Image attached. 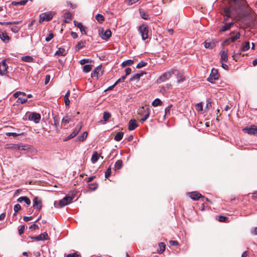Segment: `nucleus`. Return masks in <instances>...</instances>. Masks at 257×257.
<instances>
[{"instance_id": "nucleus-48", "label": "nucleus", "mask_w": 257, "mask_h": 257, "mask_svg": "<svg viewBox=\"0 0 257 257\" xmlns=\"http://www.w3.org/2000/svg\"><path fill=\"white\" fill-rule=\"evenodd\" d=\"M23 135V133H21V134L16 133H6V135L9 137L13 136V137H16Z\"/></svg>"}, {"instance_id": "nucleus-33", "label": "nucleus", "mask_w": 257, "mask_h": 257, "mask_svg": "<svg viewBox=\"0 0 257 257\" xmlns=\"http://www.w3.org/2000/svg\"><path fill=\"white\" fill-rule=\"evenodd\" d=\"M134 63V61L133 60H127L126 61H123L122 64L121 66L123 67L127 66H131Z\"/></svg>"}, {"instance_id": "nucleus-10", "label": "nucleus", "mask_w": 257, "mask_h": 257, "mask_svg": "<svg viewBox=\"0 0 257 257\" xmlns=\"http://www.w3.org/2000/svg\"><path fill=\"white\" fill-rule=\"evenodd\" d=\"M243 131L249 135H252L257 136V126L252 125L250 127H246Z\"/></svg>"}, {"instance_id": "nucleus-39", "label": "nucleus", "mask_w": 257, "mask_h": 257, "mask_svg": "<svg viewBox=\"0 0 257 257\" xmlns=\"http://www.w3.org/2000/svg\"><path fill=\"white\" fill-rule=\"evenodd\" d=\"M111 113L107 111L103 112V118L104 121H107L109 118L111 117Z\"/></svg>"}, {"instance_id": "nucleus-26", "label": "nucleus", "mask_w": 257, "mask_h": 257, "mask_svg": "<svg viewBox=\"0 0 257 257\" xmlns=\"http://www.w3.org/2000/svg\"><path fill=\"white\" fill-rule=\"evenodd\" d=\"M72 121V117L71 116L66 115L64 117L61 121V125L65 126Z\"/></svg>"}, {"instance_id": "nucleus-13", "label": "nucleus", "mask_w": 257, "mask_h": 257, "mask_svg": "<svg viewBox=\"0 0 257 257\" xmlns=\"http://www.w3.org/2000/svg\"><path fill=\"white\" fill-rule=\"evenodd\" d=\"M31 239L36 241L48 240L49 239L47 232H44L35 236H31Z\"/></svg>"}, {"instance_id": "nucleus-49", "label": "nucleus", "mask_w": 257, "mask_h": 257, "mask_svg": "<svg viewBox=\"0 0 257 257\" xmlns=\"http://www.w3.org/2000/svg\"><path fill=\"white\" fill-rule=\"evenodd\" d=\"M228 220V218L224 216H219L218 221L221 222H226Z\"/></svg>"}, {"instance_id": "nucleus-7", "label": "nucleus", "mask_w": 257, "mask_h": 257, "mask_svg": "<svg viewBox=\"0 0 257 257\" xmlns=\"http://www.w3.org/2000/svg\"><path fill=\"white\" fill-rule=\"evenodd\" d=\"M240 37V32H237L234 36H231L229 37L228 38L225 39L223 41V44L224 45H229V44L231 42H234L238 39H239Z\"/></svg>"}, {"instance_id": "nucleus-15", "label": "nucleus", "mask_w": 257, "mask_h": 257, "mask_svg": "<svg viewBox=\"0 0 257 257\" xmlns=\"http://www.w3.org/2000/svg\"><path fill=\"white\" fill-rule=\"evenodd\" d=\"M150 113V110L149 108H145L144 107H142L140 110L139 114L141 115H142L144 118L147 119L149 117Z\"/></svg>"}, {"instance_id": "nucleus-55", "label": "nucleus", "mask_w": 257, "mask_h": 257, "mask_svg": "<svg viewBox=\"0 0 257 257\" xmlns=\"http://www.w3.org/2000/svg\"><path fill=\"white\" fill-rule=\"evenodd\" d=\"M139 0H125V2L128 5H132L138 2Z\"/></svg>"}, {"instance_id": "nucleus-63", "label": "nucleus", "mask_w": 257, "mask_h": 257, "mask_svg": "<svg viewBox=\"0 0 257 257\" xmlns=\"http://www.w3.org/2000/svg\"><path fill=\"white\" fill-rule=\"evenodd\" d=\"M29 228L30 229H39V226H38V225H37L36 224L34 223V224L31 225L29 227Z\"/></svg>"}, {"instance_id": "nucleus-32", "label": "nucleus", "mask_w": 257, "mask_h": 257, "mask_svg": "<svg viewBox=\"0 0 257 257\" xmlns=\"http://www.w3.org/2000/svg\"><path fill=\"white\" fill-rule=\"evenodd\" d=\"M123 133L122 132H118L114 137V140L116 141H120L123 138Z\"/></svg>"}, {"instance_id": "nucleus-56", "label": "nucleus", "mask_w": 257, "mask_h": 257, "mask_svg": "<svg viewBox=\"0 0 257 257\" xmlns=\"http://www.w3.org/2000/svg\"><path fill=\"white\" fill-rule=\"evenodd\" d=\"M20 27L16 26H13L11 28V31L15 33H17L20 30Z\"/></svg>"}, {"instance_id": "nucleus-14", "label": "nucleus", "mask_w": 257, "mask_h": 257, "mask_svg": "<svg viewBox=\"0 0 257 257\" xmlns=\"http://www.w3.org/2000/svg\"><path fill=\"white\" fill-rule=\"evenodd\" d=\"M220 61L221 63L222 62L227 63L228 61V50H222L220 52Z\"/></svg>"}, {"instance_id": "nucleus-24", "label": "nucleus", "mask_w": 257, "mask_h": 257, "mask_svg": "<svg viewBox=\"0 0 257 257\" xmlns=\"http://www.w3.org/2000/svg\"><path fill=\"white\" fill-rule=\"evenodd\" d=\"M233 24H234V23L232 22L225 24V25H223L221 28V29H220V32H225L227 30H228Z\"/></svg>"}, {"instance_id": "nucleus-41", "label": "nucleus", "mask_w": 257, "mask_h": 257, "mask_svg": "<svg viewBox=\"0 0 257 257\" xmlns=\"http://www.w3.org/2000/svg\"><path fill=\"white\" fill-rule=\"evenodd\" d=\"M177 78H178V80H177L178 83H180V82H183L185 80V77L183 76V75L181 73H178V74L177 75Z\"/></svg>"}, {"instance_id": "nucleus-17", "label": "nucleus", "mask_w": 257, "mask_h": 257, "mask_svg": "<svg viewBox=\"0 0 257 257\" xmlns=\"http://www.w3.org/2000/svg\"><path fill=\"white\" fill-rule=\"evenodd\" d=\"M64 18L63 22L65 23H69L71 21L72 18V15L69 11H67L63 15Z\"/></svg>"}, {"instance_id": "nucleus-35", "label": "nucleus", "mask_w": 257, "mask_h": 257, "mask_svg": "<svg viewBox=\"0 0 257 257\" xmlns=\"http://www.w3.org/2000/svg\"><path fill=\"white\" fill-rule=\"evenodd\" d=\"M92 65L88 64L85 65L83 67V71L84 73H88L92 69Z\"/></svg>"}, {"instance_id": "nucleus-1", "label": "nucleus", "mask_w": 257, "mask_h": 257, "mask_svg": "<svg viewBox=\"0 0 257 257\" xmlns=\"http://www.w3.org/2000/svg\"><path fill=\"white\" fill-rule=\"evenodd\" d=\"M233 6L230 7H225L223 10V13L227 18L224 19L226 21L229 17H233L240 15L245 8V1L244 0H233Z\"/></svg>"}, {"instance_id": "nucleus-47", "label": "nucleus", "mask_w": 257, "mask_h": 257, "mask_svg": "<svg viewBox=\"0 0 257 257\" xmlns=\"http://www.w3.org/2000/svg\"><path fill=\"white\" fill-rule=\"evenodd\" d=\"M147 65V62H145L144 61H141L137 64L136 68L139 69V68H141L146 66Z\"/></svg>"}, {"instance_id": "nucleus-19", "label": "nucleus", "mask_w": 257, "mask_h": 257, "mask_svg": "<svg viewBox=\"0 0 257 257\" xmlns=\"http://www.w3.org/2000/svg\"><path fill=\"white\" fill-rule=\"evenodd\" d=\"M138 126L137 121L134 119H132L129 121L128 127L129 131H133L135 130Z\"/></svg>"}, {"instance_id": "nucleus-62", "label": "nucleus", "mask_w": 257, "mask_h": 257, "mask_svg": "<svg viewBox=\"0 0 257 257\" xmlns=\"http://www.w3.org/2000/svg\"><path fill=\"white\" fill-rule=\"evenodd\" d=\"M169 243L171 245H173V246H177L178 245V241H176V240H170L169 241Z\"/></svg>"}, {"instance_id": "nucleus-40", "label": "nucleus", "mask_w": 257, "mask_h": 257, "mask_svg": "<svg viewBox=\"0 0 257 257\" xmlns=\"http://www.w3.org/2000/svg\"><path fill=\"white\" fill-rule=\"evenodd\" d=\"M140 14L141 17L144 20H148L149 18V15L146 13L144 11L140 10Z\"/></svg>"}, {"instance_id": "nucleus-43", "label": "nucleus", "mask_w": 257, "mask_h": 257, "mask_svg": "<svg viewBox=\"0 0 257 257\" xmlns=\"http://www.w3.org/2000/svg\"><path fill=\"white\" fill-rule=\"evenodd\" d=\"M162 103L161 100L159 98L155 99L152 102V105L153 106H158L161 105Z\"/></svg>"}, {"instance_id": "nucleus-34", "label": "nucleus", "mask_w": 257, "mask_h": 257, "mask_svg": "<svg viewBox=\"0 0 257 257\" xmlns=\"http://www.w3.org/2000/svg\"><path fill=\"white\" fill-rule=\"evenodd\" d=\"M87 135H88V134L86 132H84L82 135L78 137V138H77L78 141H79V142L83 141L84 140H85L86 139V138L87 137Z\"/></svg>"}, {"instance_id": "nucleus-8", "label": "nucleus", "mask_w": 257, "mask_h": 257, "mask_svg": "<svg viewBox=\"0 0 257 257\" xmlns=\"http://www.w3.org/2000/svg\"><path fill=\"white\" fill-rule=\"evenodd\" d=\"M33 207L38 211H40L42 207V201L38 197H35L33 199Z\"/></svg>"}, {"instance_id": "nucleus-37", "label": "nucleus", "mask_w": 257, "mask_h": 257, "mask_svg": "<svg viewBox=\"0 0 257 257\" xmlns=\"http://www.w3.org/2000/svg\"><path fill=\"white\" fill-rule=\"evenodd\" d=\"M122 166V162L121 160H117L114 165V167L115 170H119L120 169Z\"/></svg>"}, {"instance_id": "nucleus-3", "label": "nucleus", "mask_w": 257, "mask_h": 257, "mask_svg": "<svg viewBox=\"0 0 257 257\" xmlns=\"http://www.w3.org/2000/svg\"><path fill=\"white\" fill-rule=\"evenodd\" d=\"M27 146L22 144H7L5 146V149L12 150V151H22L26 150Z\"/></svg>"}, {"instance_id": "nucleus-30", "label": "nucleus", "mask_w": 257, "mask_h": 257, "mask_svg": "<svg viewBox=\"0 0 257 257\" xmlns=\"http://www.w3.org/2000/svg\"><path fill=\"white\" fill-rule=\"evenodd\" d=\"M66 54V50L64 48H60L55 53V55L65 56Z\"/></svg>"}, {"instance_id": "nucleus-29", "label": "nucleus", "mask_w": 257, "mask_h": 257, "mask_svg": "<svg viewBox=\"0 0 257 257\" xmlns=\"http://www.w3.org/2000/svg\"><path fill=\"white\" fill-rule=\"evenodd\" d=\"M98 158H99V156H98V153L96 152H94L93 153V155L91 157V162L93 164L95 163L98 161Z\"/></svg>"}, {"instance_id": "nucleus-25", "label": "nucleus", "mask_w": 257, "mask_h": 257, "mask_svg": "<svg viewBox=\"0 0 257 257\" xmlns=\"http://www.w3.org/2000/svg\"><path fill=\"white\" fill-rule=\"evenodd\" d=\"M144 74H146V73L143 71L140 73L135 74L131 76L130 80L132 81L133 80H139L140 77L142 76Z\"/></svg>"}, {"instance_id": "nucleus-11", "label": "nucleus", "mask_w": 257, "mask_h": 257, "mask_svg": "<svg viewBox=\"0 0 257 257\" xmlns=\"http://www.w3.org/2000/svg\"><path fill=\"white\" fill-rule=\"evenodd\" d=\"M73 197L71 196H65L62 199L59 201V204L60 207H64L70 204Z\"/></svg>"}, {"instance_id": "nucleus-22", "label": "nucleus", "mask_w": 257, "mask_h": 257, "mask_svg": "<svg viewBox=\"0 0 257 257\" xmlns=\"http://www.w3.org/2000/svg\"><path fill=\"white\" fill-rule=\"evenodd\" d=\"M17 201L20 203H21L23 201L25 202L28 205H30L31 203L30 199L27 196L20 197L18 199Z\"/></svg>"}, {"instance_id": "nucleus-28", "label": "nucleus", "mask_w": 257, "mask_h": 257, "mask_svg": "<svg viewBox=\"0 0 257 257\" xmlns=\"http://www.w3.org/2000/svg\"><path fill=\"white\" fill-rule=\"evenodd\" d=\"M250 48V43L249 42H245L242 44V47L241 48V50L242 51H247Z\"/></svg>"}, {"instance_id": "nucleus-20", "label": "nucleus", "mask_w": 257, "mask_h": 257, "mask_svg": "<svg viewBox=\"0 0 257 257\" xmlns=\"http://www.w3.org/2000/svg\"><path fill=\"white\" fill-rule=\"evenodd\" d=\"M1 39L5 43H7L10 40V37L5 32H2L0 34Z\"/></svg>"}, {"instance_id": "nucleus-60", "label": "nucleus", "mask_w": 257, "mask_h": 257, "mask_svg": "<svg viewBox=\"0 0 257 257\" xmlns=\"http://www.w3.org/2000/svg\"><path fill=\"white\" fill-rule=\"evenodd\" d=\"M74 24L76 27H78L79 29L82 26H83L82 23L78 22L76 21H74Z\"/></svg>"}, {"instance_id": "nucleus-5", "label": "nucleus", "mask_w": 257, "mask_h": 257, "mask_svg": "<svg viewBox=\"0 0 257 257\" xmlns=\"http://www.w3.org/2000/svg\"><path fill=\"white\" fill-rule=\"evenodd\" d=\"M139 31L141 34L143 40H145L148 38V27L147 25H143L140 26Z\"/></svg>"}, {"instance_id": "nucleus-27", "label": "nucleus", "mask_w": 257, "mask_h": 257, "mask_svg": "<svg viewBox=\"0 0 257 257\" xmlns=\"http://www.w3.org/2000/svg\"><path fill=\"white\" fill-rule=\"evenodd\" d=\"M22 60L26 62H34L35 59L30 56H25L22 57Z\"/></svg>"}, {"instance_id": "nucleus-64", "label": "nucleus", "mask_w": 257, "mask_h": 257, "mask_svg": "<svg viewBox=\"0 0 257 257\" xmlns=\"http://www.w3.org/2000/svg\"><path fill=\"white\" fill-rule=\"evenodd\" d=\"M78 254L76 252L70 253L67 255V257H78Z\"/></svg>"}, {"instance_id": "nucleus-18", "label": "nucleus", "mask_w": 257, "mask_h": 257, "mask_svg": "<svg viewBox=\"0 0 257 257\" xmlns=\"http://www.w3.org/2000/svg\"><path fill=\"white\" fill-rule=\"evenodd\" d=\"M189 195L190 198L193 200H198L200 198L203 197L200 193L196 191L189 193Z\"/></svg>"}, {"instance_id": "nucleus-61", "label": "nucleus", "mask_w": 257, "mask_h": 257, "mask_svg": "<svg viewBox=\"0 0 257 257\" xmlns=\"http://www.w3.org/2000/svg\"><path fill=\"white\" fill-rule=\"evenodd\" d=\"M32 219H33V217L32 216H24L23 217V220L25 222H28V221L31 220Z\"/></svg>"}, {"instance_id": "nucleus-42", "label": "nucleus", "mask_w": 257, "mask_h": 257, "mask_svg": "<svg viewBox=\"0 0 257 257\" xmlns=\"http://www.w3.org/2000/svg\"><path fill=\"white\" fill-rule=\"evenodd\" d=\"M85 44V42L83 41H80L78 43V44L76 45V49L78 50H80L82 48H83Z\"/></svg>"}, {"instance_id": "nucleus-21", "label": "nucleus", "mask_w": 257, "mask_h": 257, "mask_svg": "<svg viewBox=\"0 0 257 257\" xmlns=\"http://www.w3.org/2000/svg\"><path fill=\"white\" fill-rule=\"evenodd\" d=\"M102 71V67L99 66L95 68L91 73V76L98 77L99 75V72Z\"/></svg>"}, {"instance_id": "nucleus-2", "label": "nucleus", "mask_w": 257, "mask_h": 257, "mask_svg": "<svg viewBox=\"0 0 257 257\" xmlns=\"http://www.w3.org/2000/svg\"><path fill=\"white\" fill-rule=\"evenodd\" d=\"M54 14L53 12H48L42 13L39 16V23H42L44 21H49L53 17Z\"/></svg>"}, {"instance_id": "nucleus-16", "label": "nucleus", "mask_w": 257, "mask_h": 257, "mask_svg": "<svg viewBox=\"0 0 257 257\" xmlns=\"http://www.w3.org/2000/svg\"><path fill=\"white\" fill-rule=\"evenodd\" d=\"M82 127V124L81 123L78 126V128H76L74 129L73 131V132L69 135L65 139V141H68L69 140H70L72 138H73L74 137H75L79 133V132L80 131Z\"/></svg>"}, {"instance_id": "nucleus-36", "label": "nucleus", "mask_w": 257, "mask_h": 257, "mask_svg": "<svg viewBox=\"0 0 257 257\" xmlns=\"http://www.w3.org/2000/svg\"><path fill=\"white\" fill-rule=\"evenodd\" d=\"M159 250L158 251L159 253H162L165 250L166 245L164 242H160L159 244Z\"/></svg>"}, {"instance_id": "nucleus-59", "label": "nucleus", "mask_w": 257, "mask_h": 257, "mask_svg": "<svg viewBox=\"0 0 257 257\" xmlns=\"http://www.w3.org/2000/svg\"><path fill=\"white\" fill-rule=\"evenodd\" d=\"M53 119H54V124L56 126H57V125L59 123V122L58 116L55 115V116H54Z\"/></svg>"}, {"instance_id": "nucleus-53", "label": "nucleus", "mask_w": 257, "mask_h": 257, "mask_svg": "<svg viewBox=\"0 0 257 257\" xmlns=\"http://www.w3.org/2000/svg\"><path fill=\"white\" fill-rule=\"evenodd\" d=\"M172 105L170 104L165 108V115L170 114V110H171V108H172Z\"/></svg>"}, {"instance_id": "nucleus-23", "label": "nucleus", "mask_w": 257, "mask_h": 257, "mask_svg": "<svg viewBox=\"0 0 257 257\" xmlns=\"http://www.w3.org/2000/svg\"><path fill=\"white\" fill-rule=\"evenodd\" d=\"M111 36V32L109 29H106L102 35V38L103 40H107Z\"/></svg>"}, {"instance_id": "nucleus-50", "label": "nucleus", "mask_w": 257, "mask_h": 257, "mask_svg": "<svg viewBox=\"0 0 257 257\" xmlns=\"http://www.w3.org/2000/svg\"><path fill=\"white\" fill-rule=\"evenodd\" d=\"M111 168L109 167L105 172V178H108L111 175Z\"/></svg>"}, {"instance_id": "nucleus-38", "label": "nucleus", "mask_w": 257, "mask_h": 257, "mask_svg": "<svg viewBox=\"0 0 257 257\" xmlns=\"http://www.w3.org/2000/svg\"><path fill=\"white\" fill-rule=\"evenodd\" d=\"M95 19L99 23H101L104 21V17L102 15L99 14L95 16Z\"/></svg>"}, {"instance_id": "nucleus-46", "label": "nucleus", "mask_w": 257, "mask_h": 257, "mask_svg": "<svg viewBox=\"0 0 257 257\" xmlns=\"http://www.w3.org/2000/svg\"><path fill=\"white\" fill-rule=\"evenodd\" d=\"M27 100H28L27 98L20 97H18L17 102L20 103L21 104H23V103H25V102H26L27 101Z\"/></svg>"}, {"instance_id": "nucleus-52", "label": "nucleus", "mask_w": 257, "mask_h": 257, "mask_svg": "<svg viewBox=\"0 0 257 257\" xmlns=\"http://www.w3.org/2000/svg\"><path fill=\"white\" fill-rule=\"evenodd\" d=\"M25 229V226L24 225H22L19 226L18 231L20 235H21L24 233Z\"/></svg>"}, {"instance_id": "nucleus-54", "label": "nucleus", "mask_w": 257, "mask_h": 257, "mask_svg": "<svg viewBox=\"0 0 257 257\" xmlns=\"http://www.w3.org/2000/svg\"><path fill=\"white\" fill-rule=\"evenodd\" d=\"M120 82V80H117L112 85L108 87L105 90V91L107 90H112L114 87L119 82Z\"/></svg>"}, {"instance_id": "nucleus-12", "label": "nucleus", "mask_w": 257, "mask_h": 257, "mask_svg": "<svg viewBox=\"0 0 257 257\" xmlns=\"http://www.w3.org/2000/svg\"><path fill=\"white\" fill-rule=\"evenodd\" d=\"M28 119L30 120L33 121L35 123H38L41 119V115L39 113L32 112L29 114Z\"/></svg>"}, {"instance_id": "nucleus-9", "label": "nucleus", "mask_w": 257, "mask_h": 257, "mask_svg": "<svg viewBox=\"0 0 257 257\" xmlns=\"http://www.w3.org/2000/svg\"><path fill=\"white\" fill-rule=\"evenodd\" d=\"M8 66L6 63V60H3L2 62H0V75H5L8 73Z\"/></svg>"}, {"instance_id": "nucleus-58", "label": "nucleus", "mask_w": 257, "mask_h": 257, "mask_svg": "<svg viewBox=\"0 0 257 257\" xmlns=\"http://www.w3.org/2000/svg\"><path fill=\"white\" fill-rule=\"evenodd\" d=\"M21 209V206L19 204H17L15 205L14 207V210L15 212H18L19 210Z\"/></svg>"}, {"instance_id": "nucleus-51", "label": "nucleus", "mask_w": 257, "mask_h": 257, "mask_svg": "<svg viewBox=\"0 0 257 257\" xmlns=\"http://www.w3.org/2000/svg\"><path fill=\"white\" fill-rule=\"evenodd\" d=\"M91 60L89 59H83L80 61V64L81 65H84L85 63H91Z\"/></svg>"}, {"instance_id": "nucleus-57", "label": "nucleus", "mask_w": 257, "mask_h": 257, "mask_svg": "<svg viewBox=\"0 0 257 257\" xmlns=\"http://www.w3.org/2000/svg\"><path fill=\"white\" fill-rule=\"evenodd\" d=\"M54 37V35L52 33H50L48 36L45 38L46 42H49Z\"/></svg>"}, {"instance_id": "nucleus-44", "label": "nucleus", "mask_w": 257, "mask_h": 257, "mask_svg": "<svg viewBox=\"0 0 257 257\" xmlns=\"http://www.w3.org/2000/svg\"><path fill=\"white\" fill-rule=\"evenodd\" d=\"M28 2V0H22L20 2H13L12 4L14 6L25 5Z\"/></svg>"}, {"instance_id": "nucleus-6", "label": "nucleus", "mask_w": 257, "mask_h": 257, "mask_svg": "<svg viewBox=\"0 0 257 257\" xmlns=\"http://www.w3.org/2000/svg\"><path fill=\"white\" fill-rule=\"evenodd\" d=\"M219 74L218 73L217 69L213 68L211 70V72L209 76L207 78V80L211 83H213L215 80H217L219 78Z\"/></svg>"}, {"instance_id": "nucleus-31", "label": "nucleus", "mask_w": 257, "mask_h": 257, "mask_svg": "<svg viewBox=\"0 0 257 257\" xmlns=\"http://www.w3.org/2000/svg\"><path fill=\"white\" fill-rule=\"evenodd\" d=\"M204 45L205 48L207 49H212L214 48L215 46V43L213 42H204Z\"/></svg>"}, {"instance_id": "nucleus-45", "label": "nucleus", "mask_w": 257, "mask_h": 257, "mask_svg": "<svg viewBox=\"0 0 257 257\" xmlns=\"http://www.w3.org/2000/svg\"><path fill=\"white\" fill-rule=\"evenodd\" d=\"M98 187V185L96 183H91L89 184V189L91 191L95 190Z\"/></svg>"}, {"instance_id": "nucleus-4", "label": "nucleus", "mask_w": 257, "mask_h": 257, "mask_svg": "<svg viewBox=\"0 0 257 257\" xmlns=\"http://www.w3.org/2000/svg\"><path fill=\"white\" fill-rule=\"evenodd\" d=\"M173 74V71L171 70L165 72L157 79V82L158 83H161L169 80Z\"/></svg>"}]
</instances>
